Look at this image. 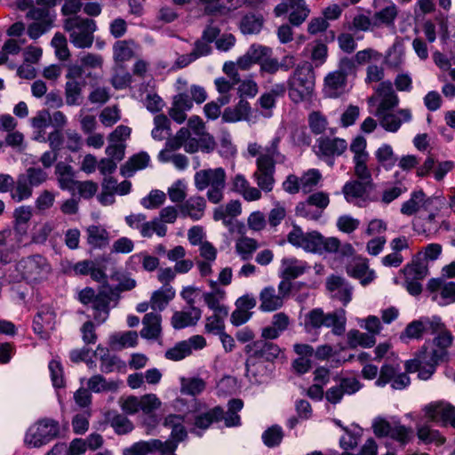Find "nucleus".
Wrapping results in <instances>:
<instances>
[{"label": "nucleus", "mask_w": 455, "mask_h": 455, "mask_svg": "<svg viewBox=\"0 0 455 455\" xmlns=\"http://www.w3.org/2000/svg\"><path fill=\"white\" fill-rule=\"evenodd\" d=\"M375 12L372 15L373 28L393 27L398 16V8L391 0H373Z\"/></svg>", "instance_id": "16"}, {"label": "nucleus", "mask_w": 455, "mask_h": 455, "mask_svg": "<svg viewBox=\"0 0 455 455\" xmlns=\"http://www.w3.org/2000/svg\"><path fill=\"white\" fill-rule=\"evenodd\" d=\"M442 327V320L439 316L421 317L407 324L400 335L402 341L408 339H420L426 334H431Z\"/></svg>", "instance_id": "12"}, {"label": "nucleus", "mask_w": 455, "mask_h": 455, "mask_svg": "<svg viewBox=\"0 0 455 455\" xmlns=\"http://www.w3.org/2000/svg\"><path fill=\"white\" fill-rule=\"evenodd\" d=\"M251 116V108L250 103L240 99L234 107L226 108L222 113V120L225 123H237L240 121H248Z\"/></svg>", "instance_id": "32"}, {"label": "nucleus", "mask_w": 455, "mask_h": 455, "mask_svg": "<svg viewBox=\"0 0 455 455\" xmlns=\"http://www.w3.org/2000/svg\"><path fill=\"white\" fill-rule=\"evenodd\" d=\"M442 360H435V358L430 354L427 355L426 353L421 357L420 366L419 367L418 376L420 379L427 380L435 371V368Z\"/></svg>", "instance_id": "58"}, {"label": "nucleus", "mask_w": 455, "mask_h": 455, "mask_svg": "<svg viewBox=\"0 0 455 455\" xmlns=\"http://www.w3.org/2000/svg\"><path fill=\"white\" fill-rule=\"evenodd\" d=\"M309 268L310 267L306 261L294 257H286L281 260L280 275L283 280L290 282L291 279L300 276Z\"/></svg>", "instance_id": "31"}, {"label": "nucleus", "mask_w": 455, "mask_h": 455, "mask_svg": "<svg viewBox=\"0 0 455 455\" xmlns=\"http://www.w3.org/2000/svg\"><path fill=\"white\" fill-rule=\"evenodd\" d=\"M60 432L59 423L44 419L30 427L26 434L25 443L31 447H41L55 438Z\"/></svg>", "instance_id": "9"}, {"label": "nucleus", "mask_w": 455, "mask_h": 455, "mask_svg": "<svg viewBox=\"0 0 455 455\" xmlns=\"http://www.w3.org/2000/svg\"><path fill=\"white\" fill-rule=\"evenodd\" d=\"M406 279L422 280L428 275V267L425 262L416 260L403 269Z\"/></svg>", "instance_id": "62"}, {"label": "nucleus", "mask_w": 455, "mask_h": 455, "mask_svg": "<svg viewBox=\"0 0 455 455\" xmlns=\"http://www.w3.org/2000/svg\"><path fill=\"white\" fill-rule=\"evenodd\" d=\"M149 161L150 157L146 152L138 153L121 167V174L125 177H132L137 171L148 167Z\"/></svg>", "instance_id": "42"}, {"label": "nucleus", "mask_w": 455, "mask_h": 455, "mask_svg": "<svg viewBox=\"0 0 455 455\" xmlns=\"http://www.w3.org/2000/svg\"><path fill=\"white\" fill-rule=\"evenodd\" d=\"M110 344L117 349L134 347L138 344V333L133 331L115 333L110 337Z\"/></svg>", "instance_id": "50"}, {"label": "nucleus", "mask_w": 455, "mask_h": 455, "mask_svg": "<svg viewBox=\"0 0 455 455\" xmlns=\"http://www.w3.org/2000/svg\"><path fill=\"white\" fill-rule=\"evenodd\" d=\"M432 334H436L433 339V344L435 348L433 349L430 354L435 358V360H442L444 362L448 359L447 349L451 347L454 337L443 322L442 327L437 331H431V335Z\"/></svg>", "instance_id": "23"}, {"label": "nucleus", "mask_w": 455, "mask_h": 455, "mask_svg": "<svg viewBox=\"0 0 455 455\" xmlns=\"http://www.w3.org/2000/svg\"><path fill=\"white\" fill-rule=\"evenodd\" d=\"M375 95L369 99V102L372 103L379 101L375 116L385 113L394 109L399 105L400 100L398 95L394 90L393 84L390 81H384L379 83L375 87Z\"/></svg>", "instance_id": "15"}, {"label": "nucleus", "mask_w": 455, "mask_h": 455, "mask_svg": "<svg viewBox=\"0 0 455 455\" xmlns=\"http://www.w3.org/2000/svg\"><path fill=\"white\" fill-rule=\"evenodd\" d=\"M315 76L311 63L299 64L287 81L288 95L295 104L309 100L315 91Z\"/></svg>", "instance_id": "3"}, {"label": "nucleus", "mask_w": 455, "mask_h": 455, "mask_svg": "<svg viewBox=\"0 0 455 455\" xmlns=\"http://www.w3.org/2000/svg\"><path fill=\"white\" fill-rule=\"evenodd\" d=\"M346 140L334 136H321L316 140L315 153L331 167L334 165L335 157L342 156L347 149Z\"/></svg>", "instance_id": "10"}, {"label": "nucleus", "mask_w": 455, "mask_h": 455, "mask_svg": "<svg viewBox=\"0 0 455 455\" xmlns=\"http://www.w3.org/2000/svg\"><path fill=\"white\" fill-rule=\"evenodd\" d=\"M85 232L87 243L93 249L105 248L110 243V234L101 225H91Z\"/></svg>", "instance_id": "35"}, {"label": "nucleus", "mask_w": 455, "mask_h": 455, "mask_svg": "<svg viewBox=\"0 0 455 455\" xmlns=\"http://www.w3.org/2000/svg\"><path fill=\"white\" fill-rule=\"evenodd\" d=\"M374 156L378 164L385 170L389 171L398 162V157L395 154L391 145L384 143L374 152Z\"/></svg>", "instance_id": "44"}, {"label": "nucleus", "mask_w": 455, "mask_h": 455, "mask_svg": "<svg viewBox=\"0 0 455 455\" xmlns=\"http://www.w3.org/2000/svg\"><path fill=\"white\" fill-rule=\"evenodd\" d=\"M202 297L209 309L213 312H218L219 315H228V307L223 304V301L226 299L225 290L205 291L203 292Z\"/></svg>", "instance_id": "37"}, {"label": "nucleus", "mask_w": 455, "mask_h": 455, "mask_svg": "<svg viewBox=\"0 0 455 455\" xmlns=\"http://www.w3.org/2000/svg\"><path fill=\"white\" fill-rule=\"evenodd\" d=\"M258 247V242L247 236H242L235 242V251L243 260L251 259Z\"/></svg>", "instance_id": "56"}, {"label": "nucleus", "mask_w": 455, "mask_h": 455, "mask_svg": "<svg viewBox=\"0 0 455 455\" xmlns=\"http://www.w3.org/2000/svg\"><path fill=\"white\" fill-rule=\"evenodd\" d=\"M84 85V82L79 81H67L65 84V98L66 103L68 106L79 105V100L82 94V90Z\"/></svg>", "instance_id": "60"}, {"label": "nucleus", "mask_w": 455, "mask_h": 455, "mask_svg": "<svg viewBox=\"0 0 455 455\" xmlns=\"http://www.w3.org/2000/svg\"><path fill=\"white\" fill-rule=\"evenodd\" d=\"M227 175L223 168L203 169L195 173L194 184L198 191L208 188L206 197L212 204H218L224 199Z\"/></svg>", "instance_id": "4"}, {"label": "nucleus", "mask_w": 455, "mask_h": 455, "mask_svg": "<svg viewBox=\"0 0 455 455\" xmlns=\"http://www.w3.org/2000/svg\"><path fill=\"white\" fill-rule=\"evenodd\" d=\"M162 316L157 313H148L142 319L140 336L146 339H157L162 333Z\"/></svg>", "instance_id": "34"}, {"label": "nucleus", "mask_w": 455, "mask_h": 455, "mask_svg": "<svg viewBox=\"0 0 455 455\" xmlns=\"http://www.w3.org/2000/svg\"><path fill=\"white\" fill-rule=\"evenodd\" d=\"M438 208L437 210H432V211H424L419 215V220L421 221V227L423 233L429 235H435L436 234L439 229L443 227L446 230L449 229V224L446 221L440 222L437 220L439 212L444 205V200L443 198L438 197Z\"/></svg>", "instance_id": "25"}, {"label": "nucleus", "mask_w": 455, "mask_h": 455, "mask_svg": "<svg viewBox=\"0 0 455 455\" xmlns=\"http://www.w3.org/2000/svg\"><path fill=\"white\" fill-rule=\"evenodd\" d=\"M416 430L419 440L425 444L434 443L440 446L446 441L438 430L433 429L427 425H418Z\"/></svg>", "instance_id": "47"}, {"label": "nucleus", "mask_w": 455, "mask_h": 455, "mask_svg": "<svg viewBox=\"0 0 455 455\" xmlns=\"http://www.w3.org/2000/svg\"><path fill=\"white\" fill-rule=\"evenodd\" d=\"M193 106V100L186 92H178L172 98L168 114L173 121L182 124L187 119V111L191 110Z\"/></svg>", "instance_id": "28"}, {"label": "nucleus", "mask_w": 455, "mask_h": 455, "mask_svg": "<svg viewBox=\"0 0 455 455\" xmlns=\"http://www.w3.org/2000/svg\"><path fill=\"white\" fill-rule=\"evenodd\" d=\"M205 387V381L198 377L181 378L180 379V392L185 395H198L204 392Z\"/></svg>", "instance_id": "52"}, {"label": "nucleus", "mask_w": 455, "mask_h": 455, "mask_svg": "<svg viewBox=\"0 0 455 455\" xmlns=\"http://www.w3.org/2000/svg\"><path fill=\"white\" fill-rule=\"evenodd\" d=\"M223 418V409L220 406H216L206 412L199 414L195 419V426L206 429L214 421H220Z\"/></svg>", "instance_id": "55"}, {"label": "nucleus", "mask_w": 455, "mask_h": 455, "mask_svg": "<svg viewBox=\"0 0 455 455\" xmlns=\"http://www.w3.org/2000/svg\"><path fill=\"white\" fill-rule=\"evenodd\" d=\"M281 137L275 135L264 148L257 142L247 146L248 154L256 159V170L252 174L257 188L251 186L242 193L247 202L258 201L262 197V191L269 193L275 184V172L276 164H285L287 156L280 151Z\"/></svg>", "instance_id": "1"}, {"label": "nucleus", "mask_w": 455, "mask_h": 455, "mask_svg": "<svg viewBox=\"0 0 455 455\" xmlns=\"http://www.w3.org/2000/svg\"><path fill=\"white\" fill-rule=\"evenodd\" d=\"M347 274L360 281L365 286L375 279V272L369 268L368 260L363 258L354 259L346 267Z\"/></svg>", "instance_id": "26"}, {"label": "nucleus", "mask_w": 455, "mask_h": 455, "mask_svg": "<svg viewBox=\"0 0 455 455\" xmlns=\"http://www.w3.org/2000/svg\"><path fill=\"white\" fill-rule=\"evenodd\" d=\"M111 298L106 292H99L98 297L92 304L93 309V319L98 324L107 321L109 315V304Z\"/></svg>", "instance_id": "41"}, {"label": "nucleus", "mask_w": 455, "mask_h": 455, "mask_svg": "<svg viewBox=\"0 0 455 455\" xmlns=\"http://www.w3.org/2000/svg\"><path fill=\"white\" fill-rule=\"evenodd\" d=\"M175 449L176 445L172 442H162L157 439H151L149 441L135 443L130 448L124 451V455H148L156 451L166 454L172 453Z\"/></svg>", "instance_id": "19"}, {"label": "nucleus", "mask_w": 455, "mask_h": 455, "mask_svg": "<svg viewBox=\"0 0 455 455\" xmlns=\"http://www.w3.org/2000/svg\"><path fill=\"white\" fill-rule=\"evenodd\" d=\"M432 299L444 306L455 302V282H447L443 278H432L427 285Z\"/></svg>", "instance_id": "17"}, {"label": "nucleus", "mask_w": 455, "mask_h": 455, "mask_svg": "<svg viewBox=\"0 0 455 455\" xmlns=\"http://www.w3.org/2000/svg\"><path fill=\"white\" fill-rule=\"evenodd\" d=\"M87 387L90 391L100 393L116 390L118 387V385L116 381H107L103 376L96 374L88 379Z\"/></svg>", "instance_id": "61"}, {"label": "nucleus", "mask_w": 455, "mask_h": 455, "mask_svg": "<svg viewBox=\"0 0 455 455\" xmlns=\"http://www.w3.org/2000/svg\"><path fill=\"white\" fill-rule=\"evenodd\" d=\"M53 228V224L49 221L35 224L30 234V243L36 244L44 243L52 232Z\"/></svg>", "instance_id": "54"}, {"label": "nucleus", "mask_w": 455, "mask_h": 455, "mask_svg": "<svg viewBox=\"0 0 455 455\" xmlns=\"http://www.w3.org/2000/svg\"><path fill=\"white\" fill-rule=\"evenodd\" d=\"M133 40H120L113 45V58L116 62H124L133 58L136 50Z\"/></svg>", "instance_id": "43"}, {"label": "nucleus", "mask_w": 455, "mask_h": 455, "mask_svg": "<svg viewBox=\"0 0 455 455\" xmlns=\"http://www.w3.org/2000/svg\"><path fill=\"white\" fill-rule=\"evenodd\" d=\"M55 325V313L50 308H42L35 316L33 330L41 339H47Z\"/></svg>", "instance_id": "27"}, {"label": "nucleus", "mask_w": 455, "mask_h": 455, "mask_svg": "<svg viewBox=\"0 0 455 455\" xmlns=\"http://www.w3.org/2000/svg\"><path fill=\"white\" fill-rule=\"evenodd\" d=\"M205 346L206 339L202 335H194L168 349L165 352V357L169 360L180 361L190 355L193 351L203 349Z\"/></svg>", "instance_id": "18"}, {"label": "nucleus", "mask_w": 455, "mask_h": 455, "mask_svg": "<svg viewBox=\"0 0 455 455\" xmlns=\"http://www.w3.org/2000/svg\"><path fill=\"white\" fill-rule=\"evenodd\" d=\"M166 201V194L159 189H153L140 200V204L148 210L157 209Z\"/></svg>", "instance_id": "64"}, {"label": "nucleus", "mask_w": 455, "mask_h": 455, "mask_svg": "<svg viewBox=\"0 0 455 455\" xmlns=\"http://www.w3.org/2000/svg\"><path fill=\"white\" fill-rule=\"evenodd\" d=\"M450 404V403L445 401L432 402L425 405L422 411L424 412L425 418L429 421L442 425L443 420L447 415Z\"/></svg>", "instance_id": "40"}, {"label": "nucleus", "mask_w": 455, "mask_h": 455, "mask_svg": "<svg viewBox=\"0 0 455 455\" xmlns=\"http://www.w3.org/2000/svg\"><path fill=\"white\" fill-rule=\"evenodd\" d=\"M167 226L164 225V223L156 217L151 220H146L142 228L141 236L144 238H151L154 235H156L158 237H164L167 235Z\"/></svg>", "instance_id": "59"}, {"label": "nucleus", "mask_w": 455, "mask_h": 455, "mask_svg": "<svg viewBox=\"0 0 455 455\" xmlns=\"http://www.w3.org/2000/svg\"><path fill=\"white\" fill-rule=\"evenodd\" d=\"M171 122L169 118L164 115H156L154 117V128L151 131V136L156 140H163L171 133Z\"/></svg>", "instance_id": "53"}, {"label": "nucleus", "mask_w": 455, "mask_h": 455, "mask_svg": "<svg viewBox=\"0 0 455 455\" xmlns=\"http://www.w3.org/2000/svg\"><path fill=\"white\" fill-rule=\"evenodd\" d=\"M52 273L49 260L41 254H33L19 259L12 274L15 282L24 281L28 284H37L45 281Z\"/></svg>", "instance_id": "2"}, {"label": "nucleus", "mask_w": 455, "mask_h": 455, "mask_svg": "<svg viewBox=\"0 0 455 455\" xmlns=\"http://www.w3.org/2000/svg\"><path fill=\"white\" fill-rule=\"evenodd\" d=\"M64 29L69 34V40L76 48H89L93 43V33L97 26L94 20L74 16L66 19Z\"/></svg>", "instance_id": "6"}, {"label": "nucleus", "mask_w": 455, "mask_h": 455, "mask_svg": "<svg viewBox=\"0 0 455 455\" xmlns=\"http://www.w3.org/2000/svg\"><path fill=\"white\" fill-rule=\"evenodd\" d=\"M323 176L318 169H309L299 177L301 191L305 194L312 192L322 181Z\"/></svg>", "instance_id": "51"}, {"label": "nucleus", "mask_w": 455, "mask_h": 455, "mask_svg": "<svg viewBox=\"0 0 455 455\" xmlns=\"http://www.w3.org/2000/svg\"><path fill=\"white\" fill-rule=\"evenodd\" d=\"M242 212V204L238 200H231L226 204L218 206L213 211V220H221L225 226L231 224V219L239 216Z\"/></svg>", "instance_id": "36"}, {"label": "nucleus", "mask_w": 455, "mask_h": 455, "mask_svg": "<svg viewBox=\"0 0 455 455\" xmlns=\"http://www.w3.org/2000/svg\"><path fill=\"white\" fill-rule=\"evenodd\" d=\"M33 216V209L29 205H21L13 211V230L17 233L19 240L26 238L28 235V223Z\"/></svg>", "instance_id": "33"}, {"label": "nucleus", "mask_w": 455, "mask_h": 455, "mask_svg": "<svg viewBox=\"0 0 455 455\" xmlns=\"http://www.w3.org/2000/svg\"><path fill=\"white\" fill-rule=\"evenodd\" d=\"M25 238L19 240V236L14 230L4 229L0 231V255L3 257L4 254L12 252L15 250L24 245Z\"/></svg>", "instance_id": "39"}, {"label": "nucleus", "mask_w": 455, "mask_h": 455, "mask_svg": "<svg viewBox=\"0 0 455 455\" xmlns=\"http://www.w3.org/2000/svg\"><path fill=\"white\" fill-rule=\"evenodd\" d=\"M346 311L342 308L324 314L321 308H314L305 315L304 328L307 331L322 326L331 327L334 335L341 336L346 331Z\"/></svg>", "instance_id": "5"}, {"label": "nucleus", "mask_w": 455, "mask_h": 455, "mask_svg": "<svg viewBox=\"0 0 455 455\" xmlns=\"http://www.w3.org/2000/svg\"><path fill=\"white\" fill-rule=\"evenodd\" d=\"M202 310L199 307H188L175 311L171 317V324L175 330L195 326L201 319Z\"/></svg>", "instance_id": "29"}, {"label": "nucleus", "mask_w": 455, "mask_h": 455, "mask_svg": "<svg viewBox=\"0 0 455 455\" xmlns=\"http://www.w3.org/2000/svg\"><path fill=\"white\" fill-rule=\"evenodd\" d=\"M289 12V21L292 26H300L309 16L310 9L305 0H282L274 9L276 17Z\"/></svg>", "instance_id": "13"}, {"label": "nucleus", "mask_w": 455, "mask_h": 455, "mask_svg": "<svg viewBox=\"0 0 455 455\" xmlns=\"http://www.w3.org/2000/svg\"><path fill=\"white\" fill-rule=\"evenodd\" d=\"M291 283L282 280L275 289L272 285L265 286L259 293V308L262 312H275L281 309L291 291Z\"/></svg>", "instance_id": "7"}, {"label": "nucleus", "mask_w": 455, "mask_h": 455, "mask_svg": "<svg viewBox=\"0 0 455 455\" xmlns=\"http://www.w3.org/2000/svg\"><path fill=\"white\" fill-rule=\"evenodd\" d=\"M438 197L427 196L421 189L413 191L408 200L401 205V213L411 216L424 211L437 210Z\"/></svg>", "instance_id": "14"}, {"label": "nucleus", "mask_w": 455, "mask_h": 455, "mask_svg": "<svg viewBox=\"0 0 455 455\" xmlns=\"http://www.w3.org/2000/svg\"><path fill=\"white\" fill-rule=\"evenodd\" d=\"M330 204V196L324 191H317L307 196L305 202L296 206L298 216L309 220H317Z\"/></svg>", "instance_id": "11"}, {"label": "nucleus", "mask_w": 455, "mask_h": 455, "mask_svg": "<svg viewBox=\"0 0 455 455\" xmlns=\"http://www.w3.org/2000/svg\"><path fill=\"white\" fill-rule=\"evenodd\" d=\"M15 187L11 192V197L13 201L20 203L31 197L33 194V186L29 183L27 177L23 174L19 175Z\"/></svg>", "instance_id": "49"}, {"label": "nucleus", "mask_w": 455, "mask_h": 455, "mask_svg": "<svg viewBox=\"0 0 455 455\" xmlns=\"http://www.w3.org/2000/svg\"><path fill=\"white\" fill-rule=\"evenodd\" d=\"M176 295L174 288L171 285H163L160 289L155 291L150 298V307L154 310L163 311L170 301Z\"/></svg>", "instance_id": "38"}, {"label": "nucleus", "mask_w": 455, "mask_h": 455, "mask_svg": "<svg viewBox=\"0 0 455 455\" xmlns=\"http://www.w3.org/2000/svg\"><path fill=\"white\" fill-rule=\"evenodd\" d=\"M55 172L58 176V182L61 189H73L74 185H76V180H74L72 166L63 162H60L56 165Z\"/></svg>", "instance_id": "48"}, {"label": "nucleus", "mask_w": 455, "mask_h": 455, "mask_svg": "<svg viewBox=\"0 0 455 455\" xmlns=\"http://www.w3.org/2000/svg\"><path fill=\"white\" fill-rule=\"evenodd\" d=\"M348 90L347 79L341 72L331 71L324 77L323 93L326 97L336 99Z\"/></svg>", "instance_id": "21"}, {"label": "nucleus", "mask_w": 455, "mask_h": 455, "mask_svg": "<svg viewBox=\"0 0 455 455\" xmlns=\"http://www.w3.org/2000/svg\"><path fill=\"white\" fill-rule=\"evenodd\" d=\"M376 116L385 131L396 132L403 124L410 123L412 120V112L410 108H399L395 112L387 111Z\"/></svg>", "instance_id": "20"}, {"label": "nucleus", "mask_w": 455, "mask_h": 455, "mask_svg": "<svg viewBox=\"0 0 455 455\" xmlns=\"http://www.w3.org/2000/svg\"><path fill=\"white\" fill-rule=\"evenodd\" d=\"M206 200L204 196L195 195L185 200L180 205L182 217L190 218L193 220H201L206 210Z\"/></svg>", "instance_id": "30"}, {"label": "nucleus", "mask_w": 455, "mask_h": 455, "mask_svg": "<svg viewBox=\"0 0 455 455\" xmlns=\"http://www.w3.org/2000/svg\"><path fill=\"white\" fill-rule=\"evenodd\" d=\"M326 288L332 298L347 306L352 299L353 287L341 276L331 275L326 279Z\"/></svg>", "instance_id": "24"}, {"label": "nucleus", "mask_w": 455, "mask_h": 455, "mask_svg": "<svg viewBox=\"0 0 455 455\" xmlns=\"http://www.w3.org/2000/svg\"><path fill=\"white\" fill-rule=\"evenodd\" d=\"M245 352L251 358H259L270 362L280 355L281 349L276 344L260 339L248 344L245 347Z\"/></svg>", "instance_id": "22"}, {"label": "nucleus", "mask_w": 455, "mask_h": 455, "mask_svg": "<svg viewBox=\"0 0 455 455\" xmlns=\"http://www.w3.org/2000/svg\"><path fill=\"white\" fill-rule=\"evenodd\" d=\"M347 342L351 347L361 346L363 347H371L376 343V339L367 333L361 332L358 330H350L347 333Z\"/></svg>", "instance_id": "57"}, {"label": "nucleus", "mask_w": 455, "mask_h": 455, "mask_svg": "<svg viewBox=\"0 0 455 455\" xmlns=\"http://www.w3.org/2000/svg\"><path fill=\"white\" fill-rule=\"evenodd\" d=\"M308 126L310 131L315 134H323L329 126L326 116L320 111H313L308 115Z\"/></svg>", "instance_id": "63"}, {"label": "nucleus", "mask_w": 455, "mask_h": 455, "mask_svg": "<svg viewBox=\"0 0 455 455\" xmlns=\"http://www.w3.org/2000/svg\"><path fill=\"white\" fill-rule=\"evenodd\" d=\"M264 18L260 14L248 13L240 21V30L244 35L259 34L263 27Z\"/></svg>", "instance_id": "46"}, {"label": "nucleus", "mask_w": 455, "mask_h": 455, "mask_svg": "<svg viewBox=\"0 0 455 455\" xmlns=\"http://www.w3.org/2000/svg\"><path fill=\"white\" fill-rule=\"evenodd\" d=\"M118 404L124 414L134 415L141 411L151 415L162 406L161 400L155 394H146L141 396L128 395L120 397Z\"/></svg>", "instance_id": "8"}, {"label": "nucleus", "mask_w": 455, "mask_h": 455, "mask_svg": "<svg viewBox=\"0 0 455 455\" xmlns=\"http://www.w3.org/2000/svg\"><path fill=\"white\" fill-rule=\"evenodd\" d=\"M367 181L350 180L345 183L342 193L348 203H355V200L364 196L367 191Z\"/></svg>", "instance_id": "45"}]
</instances>
